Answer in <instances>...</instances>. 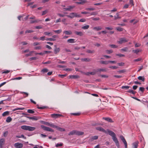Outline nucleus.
<instances>
[{"label": "nucleus", "mask_w": 148, "mask_h": 148, "mask_svg": "<svg viewBox=\"0 0 148 148\" xmlns=\"http://www.w3.org/2000/svg\"><path fill=\"white\" fill-rule=\"evenodd\" d=\"M107 132L109 135L111 136L112 137L113 140L115 143L116 146L118 148H119L120 145L119 141L116 136L115 134L112 131L110 130H107L106 132Z\"/></svg>", "instance_id": "1"}, {"label": "nucleus", "mask_w": 148, "mask_h": 148, "mask_svg": "<svg viewBox=\"0 0 148 148\" xmlns=\"http://www.w3.org/2000/svg\"><path fill=\"white\" fill-rule=\"evenodd\" d=\"M66 16L71 18H73L75 17L79 18L82 17L81 15L80 14L75 12H72L70 13L69 15H67Z\"/></svg>", "instance_id": "2"}, {"label": "nucleus", "mask_w": 148, "mask_h": 148, "mask_svg": "<svg viewBox=\"0 0 148 148\" xmlns=\"http://www.w3.org/2000/svg\"><path fill=\"white\" fill-rule=\"evenodd\" d=\"M21 128L23 130L29 131H33L35 130L36 129L35 127L25 125L22 126Z\"/></svg>", "instance_id": "3"}, {"label": "nucleus", "mask_w": 148, "mask_h": 148, "mask_svg": "<svg viewBox=\"0 0 148 148\" xmlns=\"http://www.w3.org/2000/svg\"><path fill=\"white\" fill-rule=\"evenodd\" d=\"M84 134V132H83L76 130H73L69 132V135H83Z\"/></svg>", "instance_id": "4"}, {"label": "nucleus", "mask_w": 148, "mask_h": 148, "mask_svg": "<svg viewBox=\"0 0 148 148\" xmlns=\"http://www.w3.org/2000/svg\"><path fill=\"white\" fill-rule=\"evenodd\" d=\"M41 127L44 130L51 132H54L53 130L50 128L46 127L43 125H41Z\"/></svg>", "instance_id": "5"}, {"label": "nucleus", "mask_w": 148, "mask_h": 148, "mask_svg": "<svg viewBox=\"0 0 148 148\" xmlns=\"http://www.w3.org/2000/svg\"><path fill=\"white\" fill-rule=\"evenodd\" d=\"M128 41V40H127L126 38H120L119 40L118 41V42L119 44H122L123 43L127 42Z\"/></svg>", "instance_id": "6"}, {"label": "nucleus", "mask_w": 148, "mask_h": 148, "mask_svg": "<svg viewBox=\"0 0 148 148\" xmlns=\"http://www.w3.org/2000/svg\"><path fill=\"white\" fill-rule=\"evenodd\" d=\"M120 138L124 144L125 148H127V143L124 137L123 136L121 135L120 136Z\"/></svg>", "instance_id": "7"}, {"label": "nucleus", "mask_w": 148, "mask_h": 148, "mask_svg": "<svg viewBox=\"0 0 148 148\" xmlns=\"http://www.w3.org/2000/svg\"><path fill=\"white\" fill-rule=\"evenodd\" d=\"M14 146L16 148H22L23 147V144L21 143H17L14 144Z\"/></svg>", "instance_id": "8"}, {"label": "nucleus", "mask_w": 148, "mask_h": 148, "mask_svg": "<svg viewBox=\"0 0 148 148\" xmlns=\"http://www.w3.org/2000/svg\"><path fill=\"white\" fill-rule=\"evenodd\" d=\"M97 73V72H106L107 69L106 68L98 69L96 70Z\"/></svg>", "instance_id": "9"}, {"label": "nucleus", "mask_w": 148, "mask_h": 148, "mask_svg": "<svg viewBox=\"0 0 148 148\" xmlns=\"http://www.w3.org/2000/svg\"><path fill=\"white\" fill-rule=\"evenodd\" d=\"M43 123L44 124H45L49 126L50 127H55L54 125L52 123H50L48 122L44 121V122H43Z\"/></svg>", "instance_id": "10"}, {"label": "nucleus", "mask_w": 148, "mask_h": 148, "mask_svg": "<svg viewBox=\"0 0 148 148\" xmlns=\"http://www.w3.org/2000/svg\"><path fill=\"white\" fill-rule=\"evenodd\" d=\"M96 129L105 133H107L106 131V130L100 127H96Z\"/></svg>", "instance_id": "11"}, {"label": "nucleus", "mask_w": 148, "mask_h": 148, "mask_svg": "<svg viewBox=\"0 0 148 148\" xmlns=\"http://www.w3.org/2000/svg\"><path fill=\"white\" fill-rule=\"evenodd\" d=\"M138 141H136L132 144V148H137L138 146Z\"/></svg>", "instance_id": "12"}, {"label": "nucleus", "mask_w": 148, "mask_h": 148, "mask_svg": "<svg viewBox=\"0 0 148 148\" xmlns=\"http://www.w3.org/2000/svg\"><path fill=\"white\" fill-rule=\"evenodd\" d=\"M75 7V6L74 5L73 6H70L68 7V8H64V9L66 11H70L73 8H74Z\"/></svg>", "instance_id": "13"}, {"label": "nucleus", "mask_w": 148, "mask_h": 148, "mask_svg": "<svg viewBox=\"0 0 148 148\" xmlns=\"http://www.w3.org/2000/svg\"><path fill=\"white\" fill-rule=\"evenodd\" d=\"M55 48L54 49V52L55 54H57L59 53L60 50V49L59 47H56V45H55Z\"/></svg>", "instance_id": "14"}, {"label": "nucleus", "mask_w": 148, "mask_h": 148, "mask_svg": "<svg viewBox=\"0 0 148 148\" xmlns=\"http://www.w3.org/2000/svg\"><path fill=\"white\" fill-rule=\"evenodd\" d=\"M87 2V1L84 0H80L79 1L77 2H76L78 4H83Z\"/></svg>", "instance_id": "15"}, {"label": "nucleus", "mask_w": 148, "mask_h": 148, "mask_svg": "<svg viewBox=\"0 0 148 148\" xmlns=\"http://www.w3.org/2000/svg\"><path fill=\"white\" fill-rule=\"evenodd\" d=\"M63 33L67 35H70L72 34V32L71 31H64Z\"/></svg>", "instance_id": "16"}, {"label": "nucleus", "mask_w": 148, "mask_h": 148, "mask_svg": "<svg viewBox=\"0 0 148 148\" xmlns=\"http://www.w3.org/2000/svg\"><path fill=\"white\" fill-rule=\"evenodd\" d=\"M4 142L5 140L4 139L2 138L0 140V147L1 148L2 147L4 143Z\"/></svg>", "instance_id": "17"}, {"label": "nucleus", "mask_w": 148, "mask_h": 148, "mask_svg": "<svg viewBox=\"0 0 148 148\" xmlns=\"http://www.w3.org/2000/svg\"><path fill=\"white\" fill-rule=\"evenodd\" d=\"M51 116L52 117L54 118H57L62 116V115L59 114H53L51 115Z\"/></svg>", "instance_id": "18"}, {"label": "nucleus", "mask_w": 148, "mask_h": 148, "mask_svg": "<svg viewBox=\"0 0 148 148\" xmlns=\"http://www.w3.org/2000/svg\"><path fill=\"white\" fill-rule=\"evenodd\" d=\"M69 78L70 79H77L79 77V75H71L69 76Z\"/></svg>", "instance_id": "19"}, {"label": "nucleus", "mask_w": 148, "mask_h": 148, "mask_svg": "<svg viewBox=\"0 0 148 148\" xmlns=\"http://www.w3.org/2000/svg\"><path fill=\"white\" fill-rule=\"evenodd\" d=\"M103 119L109 122L112 123L113 122L112 119L109 117H103Z\"/></svg>", "instance_id": "20"}, {"label": "nucleus", "mask_w": 148, "mask_h": 148, "mask_svg": "<svg viewBox=\"0 0 148 148\" xmlns=\"http://www.w3.org/2000/svg\"><path fill=\"white\" fill-rule=\"evenodd\" d=\"M75 40L73 39H70L67 40V42L68 43H73L75 42Z\"/></svg>", "instance_id": "21"}, {"label": "nucleus", "mask_w": 148, "mask_h": 148, "mask_svg": "<svg viewBox=\"0 0 148 148\" xmlns=\"http://www.w3.org/2000/svg\"><path fill=\"white\" fill-rule=\"evenodd\" d=\"M81 60L83 62H89L91 60V59L88 58H82Z\"/></svg>", "instance_id": "22"}, {"label": "nucleus", "mask_w": 148, "mask_h": 148, "mask_svg": "<svg viewBox=\"0 0 148 148\" xmlns=\"http://www.w3.org/2000/svg\"><path fill=\"white\" fill-rule=\"evenodd\" d=\"M54 126H55V127H53V128H56V129H58V130H59L60 131H64L65 130L64 129L60 128V127L58 126H56L55 125H54Z\"/></svg>", "instance_id": "23"}, {"label": "nucleus", "mask_w": 148, "mask_h": 148, "mask_svg": "<svg viewBox=\"0 0 148 148\" xmlns=\"http://www.w3.org/2000/svg\"><path fill=\"white\" fill-rule=\"evenodd\" d=\"M10 112L8 111H5L2 114V116H5L9 115Z\"/></svg>", "instance_id": "24"}, {"label": "nucleus", "mask_w": 148, "mask_h": 148, "mask_svg": "<svg viewBox=\"0 0 148 148\" xmlns=\"http://www.w3.org/2000/svg\"><path fill=\"white\" fill-rule=\"evenodd\" d=\"M142 51L141 49H136V50H132V52L134 53L137 54L138 53Z\"/></svg>", "instance_id": "25"}, {"label": "nucleus", "mask_w": 148, "mask_h": 148, "mask_svg": "<svg viewBox=\"0 0 148 148\" xmlns=\"http://www.w3.org/2000/svg\"><path fill=\"white\" fill-rule=\"evenodd\" d=\"M12 121V118L10 116L7 117L6 120V122L8 123Z\"/></svg>", "instance_id": "26"}, {"label": "nucleus", "mask_w": 148, "mask_h": 148, "mask_svg": "<svg viewBox=\"0 0 148 148\" xmlns=\"http://www.w3.org/2000/svg\"><path fill=\"white\" fill-rule=\"evenodd\" d=\"M93 29L97 31H99L101 30L102 29V27L100 26H98L94 27L93 28Z\"/></svg>", "instance_id": "27"}, {"label": "nucleus", "mask_w": 148, "mask_h": 148, "mask_svg": "<svg viewBox=\"0 0 148 148\" xmlns=\"http://www.w3.org/2000/svg\"><path fill=\"white\" fill-rule=\"evenodd\" d=\"M114 19L115 20H116L118 18H121V16H119V14L118 13H116V15L114 16Z\"/></svg>", "instance_id": "28"}, {"label": "nucleus", "mask_w": 148, "mask_h": 148, "mask_svg": "<svg viewBox=\"0 0 148 148\" xmlns=\"http://www.w3.org/2000/svg\"><path fill=\"white\" fill-rule=\"evenodd\" d=\"M27 117L30 119H31L33 120L36 121L38 119L37 117L36 116L34 117Z\"/></svg>", "instance_id": "29"}, {"label": "nucleus", "mask_w": 148, "mask_h": 148, "mask_svg": "<svg viewBox=\"0 0 148 148\" xmlns=\"http://www.w3.org/2000/svg\"><path fill=\"white\" fill-rule=\"evenodd\" d=\"M44 34L47 36H51L52 34L51 32H46L44 33Z\"/></svg>", "instance_id": "30"}, {"label": "nucleus", "mask_w": 148, "mask_h": 148, "mask_svg": "<svg viewBox=\"0 0 148 148\" xmlns=\"http://www.w3.org/2000/svg\"><path fill=\"white\" fill-rule=\"evenodd\" d=\"M101 63L103 64H107L109 63V61H101L100 62Z\"/></svg>", "instance_id": "31"}, {"label": "nucleus", "mask_w": 148, "mask_h": 148, "mask_svg": "<svg viewBox=\"0 0 148 148\" xmlns=\"http://www.w3.org/2000/svg\"><path fill=\"white\" fill-rule=\"evenodd\" d=\"M53 31L56 33L59 34L62 32V30L61 29H60L58 30H53Z\"/></svg>", "instance_id": "32"}, {"label": "nucleus", "mask_w": 148, "mask_h": 148, "mask_svg": "<svg viewBox=\"0 0 148 148\" xmlns=\"http://www.w3.org/2000/svg\"><path fill=\"white\" fill-rule=\"evenodd\" d=\"M89 27V25H86L85 26H83L82 27V28L83 29H88Z\"/></svg>", "instance_id": "33"}, {"label": "nucleus", "mask_w": 148, "mask_h": 148, "mask_svg": "<svg viewBox=\"0 0 148 148\" xmlns=\"http://www.w3.org/2000/svg\"><path fill=\"white\" fill-rule=\"evenodd\" d=\"M75 33L77 35L80 36H82L83 35V34L82 32H75Z\"/></svg>", "instance_id": "34"}, {"label": "nucleus", "mask_w": 148, "mask_h": 148, "mask_svg": "<svg viewBox=\"0 0 148 148\" xmlns=\"http://www.w3.org/2000/svg\"><path fill=\"white\" fill-rule=\"evenodd\" d=\"M138 79L139 80H142L143 82H144L145 81V78L141 76L138 77Z\"/></svg>", "instance_id": "35"}, {"label": "nucleus", "mask_w": 148, "mask_h": 148, "mask_svg": "<svg viewBox=\"0 0 148 148\" xmlns=\"http://www.w3.org/2000/svg\"><path fill=\"white\" fill-rule=\"evenodd\" d=\"M40 21V20H38V19H37V20H36L34 21H30V23H37L38 22H39Z\"/></svg>", "instance_id": "36"}, {"label": "nucleus", "mask_w": 148, "mask_h": 148, "mask_svg": "<svg viewBox=\"0 0 148 148\" xmlns=\"http://www.w3.org/2000/svg\"><path fill=\"white\" fill-rule=\"evenodd\" d=\"M96 70H94V71L92 72H90V75H94L96 73Z\"/></svg>", "instance_id": "37"}, {"label": "nucleus", "mask_w": 148, "mask_h": 148, "mask_svg": "<svg viewBox=\"0 0 148 148\" xmlns=\"http://www.w3.org/2000/svg\"><path fill=\"white\" fill-rule=\"evenodd\" d=\"M45 40L47 41L49 40V41H54L56 40V39L52 38H47V39H46Z\"/></svg>", "instance_id": "38"}, {"label": "nucleus", "mask_w": 148, "mask_h": 148, "mask_svg": "<svg viewBox=\"0 0 148 148\" xmlns=\"http://www.w3.org/2000/svg\"><path fill=\"white\" fill-rule=\"evenodd\" d=\"M34 52V51H32L29 52V53L25 55V56H31L32 55V54Z\"/></svg>", "instance_id": "39"}, {"label": "nucleus", "mask_w": 148, "mask_h": 148, "mask_svg": "<svg viewBox=\"0 0 148 148\" xmlns=\"http://www.w3.org/2000/svg\"><path fill=\"white\" fill-rule=\"evenodd\" d=\"M27 112L28 113L30 114H32L34 112V110L32 109H28Z\"/></svg>", "instance_id": "40"}, {"label": "nucleus", "mask_w": 148, "mask_h": 148, "mask_svg": "<svg viewBox=\"0 0 148 148\" xmlns=\"http://www.w3.org/2000/svg\"><path fill=\"white\" fill-rule=\"evenodd\" d=\"M128 92H130L132 93L133 95H135L136 93V92L132 90H129L127 91Z\"/></svg>", "instance_id": "41"}, {"label": "nucleus", "mask_w": 148, "mask_h": 148, "mask_svg": "<svg viewBox=\"0 0 148 148\" xmlns=\"http://www.w3.org/2000/svg\"><path fill=\"white\" fill-rule=\"evenodd\" d=\"M116 29L119 31H122L123 30V28L121 27H117L116 28Z\"/></svg>", "instance_id": "42"}, {"label": "nucleus", "mask_w": 148, "mask_h": 148, "mask_svg": "<svg viewBox=\"0 0 148 148\" xmlns=\"http://www.w3.org/2000/svg\"><path fill=\"white\" fill-rule=\"evenodd\" d=\"M109 46L111 47L112 48H117L118 47L117 46H116V45L113 44L110 45H109Z\"/></svg>", "instance_id": "43"}, {"label": "nucleus", "mask_w": 148, "mask_h": 148, "mask_svg": "<svg viewBox=\"0 0 148 148\" xmlns=\"http://www.w3.org/2000/svg\"><path fill=\"white\" fill-rule=\"evenodd\" d=\"M106 52L108 54H110L113 52V51L112 50H107L106 51Z\"/></svg>", "instance_id": "44"}, {"label": "nucleus", "mask_w": 148, "mask_h": 148, "mask_svg": "<svg viewBox=\"0 0 148 148\" xmlns=\"http://www.w3.org/2000/svg\"><path fill=\"white\" fill-rule=\"evenodd\" d=\"M48 71V70L46 69H43L41 71V72H42L43 73H47Z\"/></svg>", "instance_id": "45"}, {"label": "nucleus", "mask_w": 148, "mask_h": 148, "mask_svg": "<svg viewBox=\"0 0 148 148\" xmlns=\"http://www.w3.org/2000/svg\"><path fill=\"white\" fill-rule=\"evenodd\" d=\"M121 50L124 51L126 52L128 50V48L127 47H125L123 49H121Z\"/></svg>", "instance_id": "46"}, {"label": "nucleus", "mask_w": 148, "mask_h": 148, "mask_svg": "<svg viewBox=\"0 0 148 148\" xmlns=\"http://www.w3.org/2000/svg\"><path fill=\"white\" fill-rule=\"evenodd\" d=\"M86 52L88 53H94L95 51L94 50L91 51V50H87L86 51Z\"/></svg>", "instance_id": "47"}, {"label": "nucleus", "mask_w": 148, "mask_h": 148, "mask_svg": "<svg viewBox=\"0 0 148 148\" xmlns=\"http://www.w3.org/2000/svg\"><path fill=\"white\" fill-rule=\"evenodd\" d=\"M63 144L62 143H58L56 145V147H61L63 145Z\"/></svg>", "instance_id": "48"}, {"label": "nucleus", "mask_w": 148, "mask_h": 148, "mask_svg": "<svg viewBox=\"0 0 148 148\" xmlns=\"http://www.w3.org/2000/svg\"><path fill=\"white\" fill-rule=\"evenodd\" d=\"M98 138V136H95L92 137V140H97Z\"/></svg>", "instance_id": "49"}, {"label": "nucleus", "mask_w": 148, "mask_h": 148, "mask_svg": "<svg viewBox=\"0 0 148 148\" xmlns=\"http://www.w3.org/2000/svg\"><path fill=\"white\" fill-rule=\"evenodd\" d=\"M99 76L103 78H107L108 77V75H99Z\"/></svg>", "instance_id": "50"}, {"label": "nucleus", "mask_w": 148, "mask_h": 148, "mask_svg": "<svg viewBox=\"0 0 148 148\" xmlns=\"http://www.w3.org/2000/svg\"><path fill=\"white\" fill-rule=\"evenodd\" d=\"M116 56H118L120 57H124L125 55L123 54H122L121 53L116 54Z\"/></svg>", "instance_id": "51"}, {"label": "nucleus", "mask_w": 148, "mask_h": 148, "mask_svg": "<svg viewBox=\"0 0 148 148\" xmlns=\"http://www.w3.org/2000/svg\"><path fill=\"white\" fill-rule=\"evenodd\" d=\"M48 12V10H46L45 11H43L42 13V15H44L45 14H46Z\"/></svg>", "instance_id": "52"}, {"label": "nucleus", "mask_w": 148, "mask_h": 148, "mask_svg": "<svg viewBox=\"0 0 148 148\" xmlns=\"http://www.w3.org/2000/svg\"><path fill=\"white\" fill-rule=\"evenodd\" d=\"M130 87L128 86H123L122 87V89H129Z\"/></svg>", "instance_id": "53"}, {"label": "nucleus", "mask_w": 148, "mask_h": 148, "mask_svg": "<svg viewBox=\"0 0 148 148\" xmlns=\"http://www.w3.org/2000/svg\"><path fill=\"white\" fill-rule=\"evenodd\" d=\"M142 60V58H138L137 59H135L134 60V62H138L140 61H141Z\"/></svg>", "instance_id": "54"}, {"label": "nucleus", "mask_w": 148, "mask_h": 148, "mask_svg": "<svg viewBox=\"0 0 148 148\" xmlns=\"http://www.w3.org/2000/svg\"><path fill=\"white\" fill-rule=\"evenodd\" d=\"M42 49V47L41 46L36 47L34 48L35 50L40 49Z\"/></svg>", "instance_id": "55"}, {"label": "nucleus", "mask_w": 148, "mask_h": 148, "mask_svg": "<svg viewBox=\"0 0 148 148\" xmlns=\"http://www.w3.org/2000/svg\"><path fill=\"white\" fill-rule=\"evenodd\" d=\"M8 134V131H6L3 134V136L4 137H6Z\"/></svg>", "instance_id": "56"}, {"label": "nucleus", "mask_w": 148, "mask_h": 148, "mask_svg": "<svg viewBox=\"0 0 148 148\" xmlns=\"http://www.w3.org/2000/svg\"><path fill=\"white\" fill-rule=\"evenodd\" d=\"M109 68L111 69H117L118 67L116 66H110L109 67Z\"/></svg>", "instance_id": "57"}, {"label": "nucleus", "mask_w": 148, "mask_h": 148, "mask_svg": "<svg viewBox=\"0 0 148 148\" xmlns=\"http://www.w3.org/2000/svg\"><path fill=\"white\" fill-rule=\"evenodd\" d=\"M33 32V31L32 30H28L26 31L25 32V33H32Z\"/></svg>", "instance_id": "58"}, {"label": "nucleus", "mask_w": 148, "mask_h": 148, "mask_svg": "<svg viewBox=\"0 0 148 148\" xmlns=\"http://www.w3.org/2000/svg\"><path fill=\"white\" fill-rule=\"evenodd\" d=\"M45 38V36H42V37H40L39 38V40H41L44 41V40H45V39H46Z\"/></svg>", "instance_id": "59"}, {"label": "nucleus", "mask_w": 148, "mask_h": 148, "mask_svg": "<svg viewBox=\"0 0 148 148\" xmlns=\"http://www.w3.org/2000/svg\"><path fill=\"white\" fill-rule=\"evenodd\" d=\"M86 19H84V18H82V19H80V20H79V22H85L86 21Z\"/></svg>", "instance_id": "60"}, {"label": "nucleus", "mask_w": 148, "mask_h": 148, "mask_svg": "<svg viewBox=\"0 0 148 148\" xmlns=\"http://www.w3.org/2000/svg\"><path fill=\"white\" fill-rule=\"evenodd\" d=\"M144 88L143 87H140L139 88V90L142 91L143 92H144Z\"/></svg>", "instance_id": "61"}, {"label": "nucleus", "mask_w": 148, "mask_h": 148, "mask_svg": "<svg viewBox=\"0 0 148 148\" xmlns=\"http://www.w3.org/2000/svg\"><path fill=\"white\" fill-rule=\"evenodd\" d=\"M86 10H95V8H88L86 9Z\"/></svg>", "instance_id": "62"}, {"label": "nucleus", "mask_w": 148, "mask_h": 148, "mask_svg": "<svg viewBox=\"0 0 148 148\" xmlns=\"http://www.w3.org/2000/svg\"><path fill=\"white\" fill-rule=\"evenodd\" d=\"M58 76L61 78H63L66 76V75H59Z\"/></svg>", "instance_id": "63"}, {"label": "nucleus", "mask_w": 148, "mask_h": 148, "mask_svg": "<svg viewBox=\"0 0 148 148\" xmlns=\"http://www.w3.org/2000/svg\"><path fill=\"white\" fill-rule=\"evenodd\" d=\"M129 3L132 6H133L134 5L133 0H130Z\"/></svg>", "instance_id": "64"}]
</instances>
